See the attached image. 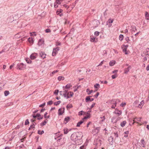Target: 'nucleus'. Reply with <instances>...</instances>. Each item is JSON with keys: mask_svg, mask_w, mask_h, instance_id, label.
Here are the masks:
<instances>
[{"mask_svg": "<svg viewBox=\"0 0 149 149\" xmlns=\"http://www.w3.org/2000/svg\"><path fill=\"white\" fill-rule=\"evenodd\" d=\"M83 136V134L81 132H77L73 133L71 136V139L75 142L81 139Z\"/></svg>", "mask_w": 149, "mask_h": 149, "instance_id": "nucleus-1", "label": "nucleus"}, {"mask_svg": "<svg viewBox=\"0 0 149 149\" xmlns=\"http://www.w3.org/2000/svg\"><path fill=\"white\" fill-rule=\"evenodd\" d=\"M68 91L65 90L63 91V95L65 97H66L67 99L69 98L72 97L74 94L73 93L71 92L68 93Z\"/></svg>", "mask_w": 149, "mask_h": 149, "instance_id": "nucleus-2", "label": "nucleus"}, {"mask_svg": "<svg viewBox=\"0 0 149 149\" xmlns=\"http://www.w3.org/2000/svg\"><path fill=\"white\" fill-rule=\"evenodd\" d=\"M17 68L20 70H23L26 68V66L22 63H18L17 65Z\"/></svg>", "mask_w": 149, "mask_h": 149, "instance_id": "nucleus-3", "label": "nucleus"}, {"mask_svg": "<svg viewBox=\"0 0 149 149\" xmlns=\"http://www.w3.org/2000/svg\"><path fill=\"white\" fill-rule=\"evenodd\" d=\"M59 50V47H57L56 48H53L52 55L53 56H56V54L58 53V52Z\"/></svg>", "mask_w": 149, "mask_h": 149, "instance_id": "nucleus-4", "label": "nucleus"}, {"mask_svg": "<svg viewBox=\"0 0 149 149\" xmlns=\"http://www.w3.org/2000/svg\"><path fill=\"white\" fill-rule=\"evenodd\" d=\"M92 24L93 26L96 27L99 24L100 22L98 20H95L93 21Z\"/></svg>", "mask_w": 149, "mask_h": 149, "instance_id": "nucleus-5", "label": "nucleus"}, {"mask_svg": "<svg viewBox=\"0 0 149 149\" xmlns=\"http://www.w3.org/2000/svg\"><path fill=\"white\" fill-rule=\"evenodd\" d=\"M65 108H60L58 110V114L59 115H62L64 112Z\"/></svg>", "mask_w": 149, "mask_h": 149, "instance_id": "nucleus-6", "label": "nucleus"}, {"mask_svg": "<svg viewBox=\"0 0 149 149\" xmlns=\"http://www.w3.org/2000/svg\"><path fill=\"white\" fill-rule=\"evenodd\" d=\"M88 118V117H84V118L82 120L80 121L77 123L76 126L79 127L80 126V125L81 124L84 122V121L83 120L86 119Z\"/></svg>", "mask_w": 149, "mask_h": 149, "instance_id": "nucleus-7", "label": "nucleus"}, {"mask_svg": "<svg viewBox=\"0 0 149 149\" xmlns=\"http://www.w3.org/2000/svg\"><path fill=\"white\" fill-rule=\"evenodd\" d=\"M144 102H145L144 100H142L139 104H138V107L139 108L141 109L144 104Z\"/></svg>", "mask_w": 149, "mask_h": 149, "instance_id": "nucleus-8", "label": "nucleus"}, {"mask_svg": "<svg viewBox=\"0 0 149 149\" xmlns=\"http://www.w3.org/2000/svg\"><path fill=\"white\" fill-rule=\"evenodd\" d=\"M37 56V54L33 53L31 55L30 57L31 59H34L36 58Z\"/></svg>", "mask_w": 149, "mask_h": 149, "instance_id": "nucleus-9", "label": "nucleus"}, {"mask_svg": "<svg viewBox=\"0 0 149 149\" xmlns=\"http://www.w3.org/2000/svg\"><path fill=\"white\" fill-rule=\"evenodd\" d=\"M91 96H88L86 97V101L87 102L88 101L91 102L94 100L93 98H90V97Z\"/></svg>", "mask_w": 149, "mask_h": 149, "instance_id": "nucleus-10", "label": "nucleus"}, {"mask_svg": "<svg viewBox=\"0 0 149 149\" xmlns=\"http://www.w3.org/2000/svg\"><path fill=\"white\" fill-rule=\"evenodd\" d=\"M61 0H56V2H55L54 4V7L55 8H57L58 6V4H61L60 1Z\"/></svg>", "mask_w": 149, "mask_h": 149, "instance_id": "nucleus-11", "label": "nucleus"}, {"mask_svg": "<svg viewBox=\"0 0 149 149\" xmlns=\"http://www.w3.org/2000/svg\"><path fill=\"white\" fill-rule=\"evenodd\" d=\"M40 55L41 58L43 59L45 58L46 54L44 52H41L40 53Z\"/></svg>", "mask_w": 149, "mask_h": 149, "instance_id": "nucleus-12", "label": "nucleus"}, {"mask_svg": "<svg viewBox=\"0 0 149 149\" xmlns=\"http://www.w3.org/2000/svg\"><path fill=\"white\" fill-rule=\"evenodd\" d=\"M62 12L63 10H58L56 12V13L57 15H59L60 16H61L63 15L62 13Z\"/></svg>", "mask_w": 149, "mask_h": 149, "instance_id": "nucleus-13", "label": "nucleus"}, {"mask_svg": "<svg viewBox=\"0 0 149 149\" xmlns=\"http://www.w3.org/2000/svg\"><path fill=\"white\" fill-rule=\"evenodd\" d=\"M141 118H134V119L133 120L134 123H132V124H134V123H138V124H139L138 122H136V121H140Z\"/></svg>", "mask_w": 149, "mask_h": 149, "instance_id": "nucleus-14", "label": "nucleus"}, {"mask_svg": "<svg viewBox=\"0 0 149 149\" xmlns=\"http://www.w3.org/2000/svg\"><path fill=\"white\" fill-rule=\"evenodd\" d=\"M65 139L64 138H61V139H58L57 141L58 142H59L60 141H63V142H62L61 143H60V144H62L65 143L64 141H65Z\"/></svg>", "mask_w": 149, "mask_h": 149, "instance_id": "nucleus-15", "label": "nucleus"}, {"mask_svg": "<svg viewBox=\"0 0 149 149\" xmlns=\"http://www.w3.org/2000/svg\"><path fill=\"white\" fill-rule=\"evenodd\" d=\"M113 138L112 136H110L109 139V142L110 144L112 145L113 143Z\"/></svg>", "mask_w": 149, "mask_h": 149, "instance_id": "nucleus-16", "label": "nucleus"}, {"mask_svg": "<svg viewBox=\"0 0 149 149\" xmlns=\"http://www.w3.org/2000/svg\"><path fill=\"white\" fill-rule=\"evenodd\" d=\"M139 102L138 100H136L134 101V103H133V105L135 107H137L138 105V104L139 103Z\"/></svg>", "mask_w": 149, "mask_h": 149, "instance_id": "nucleus-17", "label": "nucleus"}, {"mask_svg": "<svg viewBox=\"0 0 149 149\" xmlns=\"http://www.w3.org/2000/svg\"><path fill=\"white\" fill-rule=\"evenodd\" d=\"M44 41L42 39H40L39 40L38 43V45L39 46H40L42 45V44H43L44 43Z\"/></svg>", "mask_w": 149, "mask_h": 149, "instance_id": "nucleus-18", "label": "nucleus"}, {"mask_svg": "<svg viewBox=\"0 0 149 149\" xmlns=\"http://www.w3.org/2000/svg\"><path fill=\"white\" fill-rule=\"evenodd\" d=\"M71 129H70L69 130H68V129L66 128H65L63 129V131H64V133L65 134H67L69 132V131H71Z\"/></svg>", "mask_w": 149, "mask_h": 149, "instance_id": "nucleus-19", "label": "nucleus"}, {"mask_svg": "<svg viewBox=\"0 0 149 149\" xmlns=\"http://www.w3.org/2000/svg\"><path fill=\"white\" fill-rule=\"evenodd\" d=\"M141 145L143 147H145V143L143 139H142L141 141Z\"/></svg>", "mask_w": 149, "mask_h": 149, "instance_id": "nucleus-20", "label": "nucleus"}, {"mask_svg": "<svg viewBox=\"0 0 149 149\" xmlns=\"http://www.w3.org/2000/svg\"><path fill=\"white\" fill-rule=\"evenodd\" d=\"M131 68V67L130 66H129L127 68H126L125 70V73L127 74L129 71L130 70Z\"/></svg>", "mask_w": 149, "mask_h": 149, "instance_id": "nucleus-21", "label": "nucleus"}, {"mask_svg": "<svg viewBox=\"0 0 149 149\" xmlns=\"http://www.w3.org/2000/svg\"><path fill=\"white\" fill-rule=\"evenodd\" d=\"M100 128L97 127L93 130V132L95 133H97L98 132Z\"/></svg>", "mask_w": 149, "mask_h": 149, "instance_id": "nucleus-22", "label": "nucleus"}, {"mask_svg": "<svg viewBox=\"0 0 149 149\" xmlns=\"http://www.w3.org/2000/svg\"><path fill=\"white\" fill-rule=\"evenodd\" d=\"M70 120V118L69 117H67L64 119V121L66 122L65 123V124H66Z\"/></svg>", "mask_w": 149, "mask_h": 149, "instance_id": "nucleus-23", "label": "nucleus"}, {"mask_svg": "<svg viewBox=\"0 0 149 149\" xmlns=\"http://www.w3.org/2000/svg\"><path fill=\"white\" fill-rule=\"evenodd\" d=\"M36 116H37V117H38V120L42 119L43 118V116H41V115L40 114H38V113H37L36 114Z\"/></svg>", "mask_w": 149, "mask_h": 149, "instance_id": "nucleus-24", "label": "nucleus"}, {"mask_svg": "<svg viewBox=\"0 0 149 149\" xmlns=\"http://www.w3.org/2000/svg\"><path fill=\"white\" fill-rule=\"evenodd\" d=\"M145 16L146 17V19H149V12H146L145 13Z\"/></svg>", "mask_w": 149, "mask_h": 149, "instance_id": "nucleus-25", "label": "nucleus"}, {"mask_svg": "<svg viewBox=\"0 0 149 149\" xmlns=\"http://www.w3.org/2000/svg\"><path fill=\"white\" fill-rule=\"evenodd\" d=\"M117 109H116L115 110V111L114 112V113L116 114H117L118 115V116H119L121 114V112L120 111H116V110H117Z\"/></svg>", "mask_w": 149, "mask_h": 149, "instance_id": "nucleus-26", "label": "nucleus"}, {"mask_svg": "<svg viewBox=\"0 0 149 149\" xmlns=\"http://www.w3.org/2000/svg\"><path fill=\"white\" fill-rule=\"evenodd\" d=\"M47 119L45 120L44 122L40 124V125L41 126H43L45 125L46 124V123H47Z\"/></svg>", "mask_w": 149, "mask_h": 149, "instance_id": "nucleus-27", "label": "nucleus"}, {"mask_svg": "<svg viewBox=\"0 0 149 149\" xmlns=\"http://www.w3.org/2000/svg\"><path fill=\"white\" fill-rule=\"evenodd\" d=\"M115 61H111L110 62V63H109V64L111 66H113L114 65V64H115Z\"/></svg>", "mask_w": 149, "mask_h": 149, "instance_id": "nucleus-28", "label": "nucleus"}, {"mask_svg": "<svg viewBox=\"0 0 149 149\" xmlns=\"http://www.w3.org/2000/svg\"><path fill=\"white\" fill-rule=\"evenodd\" d=\"M28 40L29 42L33 44L34 42V41L33 39V38H29L28 39Z\"/></svg>", "mask_w": 149, "mask_h": 149, "instance_id": "nucleus-29", "label": "nucleus"}, {"mask_svg": "<svg viewBox=\"0 0 149 149\" xmlns=\"http://www.w3.org/2000/svg\"><path fill=\"white\" fill-rule=\"evenodd\" d=\"M112 102H114V104H114V105L115 106H116L117 103L116 100L115 99H113L110 101V103L111 104L112 103Z\"/></svg>", "mask_w": 149, "mask_h": 149, "instance_id": "nucleus-30", "label": "nucleus"}, {"mask_svg": "<svg viewBox=\"0 0 149 149\" xmlns=\"http://www.w3.org/2000/svg\"><path fill=\"white\" fill-rule=\"evenodd\" d=\"M93 90H91V91L88 88L86 90V92L88 93V95H90L91 94V93H92L93 92Z\"/></svg>", "mask_w": 149, "mask_h": 149, "instance_id": "nucleus-31", "label": "nucleus"}, {"mask_svg": "<svg viewBox=\"0 0 149 149\" xmlns=\"http://www.w3.org/2000/svg\"><path fill=\"white\" fill-rule=\"evenodd\" d=\"M126 122V121H124L120 123V125L122 127H123L125 125Z\"/></svg>", "mask_w": 149, "mask_h": 149, "instance_id": "nucleus-32", "label": "nucleus"}, {"mask_svg": "<svg viewBox=\"0 0 149 149\" xmlns=\"http://www.w3.org/2000/svg\"><path fill=\"white\" fill-rule=\"evenodd\" d=\"M125 40L127 41V42L128 43H130V39L129 37H126L125 38Z\"/></svg>", "mask_w": 149, "mask_h": 149, "instance_id": "nucleus-33", "label": "nucleus"}, {"mask_svg": "<svg viewBox=\"0 0 149 149\" xmlns=\"http://www.w3.org/2000/svg\"><path fill=\"white\" fill-rule=\"evenodd\" d=\"M100 87V84H96L94 86V87L95 88H98Z\"/></svg>", "mask_w": 149, "mask_h": 149, "instance_id": "nucleus-34", "label": "nucleus"}, {"mask_svg": "<svg viewBox=\"0 0 149 149\" xmlns=\"http://www.w3.org/2000/svg\"><path fill=\"white\" fill-rule=\"evenodd\" d=\"M119 40L120 41H122L123 40V39L124 38V36L123 35L120 34L119 35Z\"/></svg>", "mask_w": 149, "mask_h": 149, "instance_id": "nucleus-35", "label": "nucleus"}, {"mask_svg": "<svg viewBox=\"0 0 149 149\" xmlns=\"http://www.w3.org/2000/svg\"><path fill=\"white\" fill-rule=\"evenodd\" d=\"M26 61L28 63L30 64L31 63V61L29 58H26Z\"/></svg>", "mask_w": 149, "mask_h": 149, "instance_id": "nucleus-36", "label": "nucleus"}, {"mask_svg": "<svg viewBox=\"0 0 149 149\" xmlns=\"http://www.w3.org/2000/svg\"><path fill=\"white\" fill-rule=\"evenodd\" d=\"M122 48H123V52H125V54H128V53L127 52V49H126V48H123V47H122Z\"/></svg>", "mask_w": 149, "mask_h": 149, "instance_id": "nucleus-37", "label": "nucleus"}, {"mask_svg": "<svg viewBox=\"0 0 149 149\" xmlns=\"http://www.w3.org/2000/svg\"><path fill=\"white\" fill-rule=\"evenodd\" d=\"M4 95L5 96H7L9 94V92L8 91H6L4 92Z\"/></svg>", "mask_w": 149, "mask_h": 149, "instance_id": "nucleus-38", "label": "nucleus"}, {"mask_svg": "<svg viewBox=\"0 0 149 149\" xmlns=\"http://www.w3.org/2000/svg\"><path fill=\"white\" fill-rule=\"evenodd\" d=\"M72 86L70 84H67L65 86V88L66 89H68L70 88Z\"/></svg>", "mask_w": 149, "mask_h": 149, "instance_id": "nucleus-39", "label": "nucleus"}, {"mask_svg": "<svg viewBox=\"0 0 149 149\" xmlns=\"http://www.w3.org/2000/svg\"><path fill=\"white\" fill-rule=\"evenodd\" d=\"M58 79L59 81H61L62 80H64V77L63 76H59L58 77Z\"/></svg>", "mask_w": 149, "mask_h": 149, "instance_id": "nucleus-40", "label": "nucleus"}, {"mask_svg": "<svg viewBox=\"0 0 149 149\" xmlns=\"http://www.w3.org/2000/svg\"><path fill=\"white\" fill-rule=\"evenodd\" d=\"M58 72V70H55L52 72V73H50V75L51 76H52L53 74Z\"/></svg>", "mask_w": 149, "mask_h": 149, "instance_id": "nucleus-41", "label": "nucleus"}, {"mask_svg": "<svg viewBox=\"0 0 149 149\" xmlns=\"http://www.w3.org/2000/svg\"><path fill=\"white\" fill-rule=\"evenodd\" d=\"M61 102V101H58L57 102H55L54 103V104L55 105H57L59 104Z\"/></svg>", "mask_w": 149, "mask_h": 149, "instance_id": "nucleus-42", "label": "nucleus"}, {"mask_svg": "<svg viewBox=\"0 0 149 149\" xmlns=\"http://www.w3.org/2000/svg\"><path fill=\"white\" fill-rule=\"evenodd\" d=\"M38 133L39 134H42L44 133V131L43 130L40 131V130L38 131Z\"/></svg>", "mask_w": 149, "mask_h": 149, "instance_id": "nucleus-43", "label": "nucleus"}, {"mask_svg": "<svg viewBox=\"0 0 149 149\" xmlns=\"http://www.w3.org/2000/svg\"><path fill=\"white\" fill-rule=\"evenodd\" d=\"M129 132L128 131H127L125 132L124 133L125 135L124 136L125 137H127L128 136L127 134H128Z\"/></svg>", "mask_w": 149, "mask_h": 149, "instance_id": "nucleus-44", "label": "nucleus"}, {"mask_svg": "<svg viewBox=\"0 0 149 149\" xmlns=\"http://www.w3.org/2000/svg\"><path fill=\"white\" fill-rule=\"evenodd\" d=\"M100 32L98 31H95L94 33V35L95 36H98Z\"/></svg>", "mask_w": 149, "mask_h": 149, "instance_id": "nucleus-45", "label": "nucleus"}, {"mask_svg": "<svg viewBox=\"0 0 149 149\" xmlns=\"http://www.w3.org/2000/svg\"><path fill=\"white\" fill-rule=\"evenodd\" d=\"M72 107V105L71 104H68L67 105L66 107L67 109L71 108Z\"/></svg>", "mask_w": 149, "mask_h": 149, "instance_id": "nucleus-46", "label": "nucleus"}, {"mask_svg": "<svg viewBox=\"0 0 149 149\" xmlns=\"http://www.w3.org/2000/svg\"><path fill=\"white\" fill-rule=\"evenodd\" d=\"M117 77L116 74H115L114 75H112L111 76L112 78L113 79H114Z\"/></svg>", "mask_w": 149, "mask_h": 149, "instance_id": "nucleus-47", "label": "nucleus"}, {"mask_svg": "<svg viewBox=\"0 0 149 149\" xmlns=\"http://www.w3.org/2000/svg\"><path fill=\"white\" fill-rule=\"evenodd\" d=\"M83 113H84V112L82 111H79V113H78L79 115L81 116V115H82L83 114Z\"/></svg>", "mask_w": 149, "mask_h": 149, "instance_id": "nucleus-48", "label": "nucleus"}, {"mask_svg": "<svg viewBox=\"0 0 149 149\" xmlns=\"http://www.w3.org/2000/svg\"><path fill=\"white\" fill-rule=\"evenodd\" d=\"M91 39L90 40L91 42H93L95 39V37H93L92 38H91Z\"/></svg>", "mask_w": 149, "mask_h": 149, "instance_id": "nucleus-49", "label": "nucleus"}, {"mask_svg": "<svg viewBox=\"0 0 149 149\" xmlns=\"http://www.w3.org/2000/svg\"><path fill=\"white\" fill-rule=\"evenodd\" d=\"M48 105H51L53 104V101L52 100L48 102L47 103Z\"/></svg>", "mask_w": 149, "mask_h": 149, "instance_id": "nucleus-50", "label": "nucleus"}, {"mask_svg": "<svg viewBox=\"0 0 149 149\" xmlns=\"http://www.w3.org/2000/svg\"><path fill=\"white\" fill-rule=\"evenodd\" d=\"M99 94V92H97V93L96 95H95L94 96V97H95V98H97L98 97V95Z\"/></svg>", "mask_w": 149, "mask_h": 149, "instance_id": "nucleus-51", "label": "nucleus"}, {"mask_svg": "<svg viewBox=\"0 0 149 149\" xmlns=\"http://www.w3.org/2000/svg\"><path fill=\"white\" fill-rule=\"evenodd\" d=\"M29 123V122L28 120V119L26 120L25 122V125H27Z\"/></svg>", "mask_w": 149, "mask_h": 149, "instance_id": "nucleus-52", "label": "nucleus"}, {"mask_svg": "<svg viewBox=\"0 0 149 149\" xmlns=\"http://www.w3.org/2000/svg\"><path fill=\"white\" fill-rule=\"evenodd\" d=\"M45 105V103H44L43 104L40 105L39 106L40 107H44Z\"/></svg>", "mask_w": 149, "mask_h": 149, "instance_id": "nucleus-53", "label": "nucleus"}, {"mask_svg": "<svg viewBox=\"0 0 149 149\" xmlns=\"http://www.w3.org/2000/svg\"><path fill=\"white\" fill-rule=\"evenodd\" d=\"M58 90H56L55 91L54 93V94H56V95H57L58 94Z\"/></svg>", "mask_w": 149, "mask_h": 149, "instance_id": "nucleus-54", "label": "nucleus"}, {"mask_svg": "<svg viewBox=\"0 0 149 149\" xmlns=\"http://www.w3.org/2000/svg\"><path fill=\"white\" fill-rule=\"evenodd\" d=\"M51 32V31L49 29H47L45 30V32L46 33H49Z\"/></svg>", "mask_w": 149, "mask_h": 149, "instance_id": "nucleus-55", "label": "nucleus"}, {"mask_svg": "<svg viewBox=\"0 0 149 149\" xmlns=\"http://www.w3.org/2000/svg\"><path fill=\"white\" fill-rule=\"evenodd\" d=\"M34 124L33 123L32 125H31L30 127L29 128V129H30V128H33L34 127Z\"/></svg>", "mask_w": 149, "mask_h": 149, "instance_id": "nucleus-56", "label": "nucleus"}, {"mask_svg": "<svg viewBox=\"0 0 149 149\" xmlns=\"http://www.w3.org/2000/svg\"><path fill=\"white\" fill-rule=\"evenodd\" d=\"M114 136L115 137H117L118 136V135L117 133H115L114 132Z\"/></svg>", "mask_w": 149, "mask_h": 149, "instance_id": "nucleus-57", "label": "nucleus"}, {"mask_svg": "<svg viewBox=\"0 0 149 149\" xmlns=\"http://www.w3.org/2000/svg\"><path fill=\"white\" fill-rule=\"evenodd\" d=\"M104 61H102L99 64V65H97V66H101L103 64V62H104Z\"/></svg>", "mask_w": 149, "mask_h": 149, "instance_id": "nucleus-58", "label": "nucleus"}, {"mask_svg": "<svg viewBox=\"0 0 149 149\" xmlns=\"http://www.w3.org/2000/svg\"><path fill=\"white\" fill-rule=\"evenodd\" d=\"M35 32H33L32 33H30L31 34V36H36V35L35 34Z\"/></svg>", "mask_w": 149, "mask_h": 149, "instance_id": "nucleus-59", "label": "nucleus"}, {"mask_svg": "<svg viewBox=\"0 0 149 149\" xmlns=\"http://www.w3.org/2000/svg\"><path fill=\"white\" fill-rule=\"evenodd\" d=\"M125 105H126L125 103H122L120 104V106L123 107H124Z\"/></svg>", "mask_w": 149, "mask_h": 149, "instance_id": "nucleus-60", "label": "nucleus"}, {"mask_svg": "<svg viewBox=\"0 0 149 149\" xmlns=\"http://www.w3.org/2000/svg\"><path fill=\"white\" fill-rule=\"evenodd\" d=\"M118 70H114V71H113L112 72V73H116V72H118Z\"/></svg>", "mask_w": 149, "mask_h": 149, "instance_id": "nucleus-61", "label": "nucleus"}, {"mask_svg": "<svg viewBox=\"0 0 149 149\" xmlns=\"http://www.w3.org/2000/svg\"><path fill=\"white\" fill-rule=\"evenodd\" d=\"M133 31H135L136 30V29L135 26H133L132 27Z\"/></svg>", "mask_w": 149, "mask_h": 149, "instance_id": "nucleus-62", "label": "nucleus"}, {"mask_svg": "<svg viewBox=\"0 0 149 149\" xmlns=\"http://www.w3.org/2000/svg\"><path fill=\"white\" fill-rule=\"evenodd\" d=\"M146 69L148 71L149 70V65L147 66Z\"/></svg>", "mask_w": 149, "mask_h": 149, "instance_id": "nucleus-63", "label": "nucleus"}, {"mask_svg": "<svg viewBox=\"0 0 149 149\" xmlns=\"http://www.w3.org/2000/svg\"><path fill=\"white\" fill-rule=\"evenodd\" d=\"M80 149H85L84 146H82L80 147Z\"/></svg>", "mask_w": 149, "mask_h": 149, "instance_id": "nucleus-64", "label": "nucleus"}]
</instances>
